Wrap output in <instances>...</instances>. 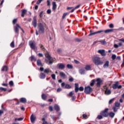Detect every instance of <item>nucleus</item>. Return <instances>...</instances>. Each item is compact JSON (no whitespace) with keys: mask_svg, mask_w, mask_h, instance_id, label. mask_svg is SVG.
<instances>
[{"mask_svg":"<svg viewBox=\"0 0 124 124\" xmlns=\"http://www.w3.org/2000/svg\"><path fill=\"white\" fill-rule=\"evenodd\" d=\"M31 61H34L35 62V61H36V59H35V57H34V56H31Z\"/></svg>","mask_w":124,"mask_h":124,"instance_id":"obj_44","label":"nucleus"},{"mask_svg":"<svg viewBox=\"0 0 124 124\" xmlns=\"http://www.w3.org/2000/svg\"><path fill=\"white\" fill-rule=\"evenodd\" d=\"M118 85H119V82L117 81L115 84L112 85V88L114 90L118 88Z\"/></svg>","mask_w":124,"mask_h":124,"instance_id":"obj_20","label":"nucleus"},{"mask_svg":"<svg viewBox=\"0 0 124 124\" xmlns=\"http://www.w3.org/2000/svg\"><path fill=\"white\" fill-rule=\"evenodd\" d=\"M109 108H105L104 110H102L100 112V115H102L103 117L105 118H107L108 116H109Z\"/></svg>","mask_w":124,"mask_h":124,"instance_id":"obj_4","label":"nucleus"},{"mask_svg":"<svg viewBox=\"0 0 124 124\" xmlns=\"http://www.w3.org/2000/svg\"><path fill=\"white\" fill-rule=\"evenodd\" d=\"M65 89H71L72 88V86H70V85L68 84H67L65 85Z\"/></svg>","mask_w":124,"mask_h":124,"instance_id":"obj_34","label":"nucleus"},{"mask_svg":"<svg viewBox=\"0 0 124 124\" xmlns=\"http://www.w3.org/2000/svg\"><path fill=\"white\" fill-rule=\"evenodd\" d=\"M43 1V0H38L36 2V4H40V3H41V1Z\"/></svg>","mask_w":124,"mask_h":124,"instance_id":"obj_52","label":"nucleus"},{"mask_svg":"<svg viewBox=\"0 0 124 124\" xmlns=\"http://www.w3.org/2000/svg\"><path fill=\"white\" fill-rule=\"evenodd\" d=\"M115 107H120V103H119L118 102H116L115 103Z\"/></svg>","mask_w":124,"mask_h":124,"instance_id":"obj_37","label":"nucleus"},{"mask_svg":"<svg viewBox=\"0 0 124 124\" xmlns=\"http://www.w3.org/2000/svg\"><path fill=\"white\" fill-rule=\"evenodd\" d=\"M37 65H39V66H41V65H42V63H41V60H38L37 61Z\"/></svg>","mask_w":124,"mask_h":124,"instance_id":"obj_31","label":"nucleus"},{"mask_svg":"<svg viewBox=\"0 0 124 124\" xmlns=\"http://www.w3.org/2000/svg\"><path fill=\"white\" fill-rule=\"evenodd\" d=\"M46 57L49 61L48 62V64H53V58L51 57L50 54H49V52H46L45 54Z\"/></svg>","mask_w":124,"mask_h":124,"instance_id":"obj_7","label":"nucleus"},{"mask_svg":"<svg viewBox=\"0 0 124 124\" xmlns=\"http://www.w3.org/2000/svg\"><path fill=\"white\" fill-rule=\"evenodd\" d=\"M103 90L105 92V93L107 95H109L111 94L112 92H111L110 90L108 89V86L107 85L104 86L103 87Z\"/></svg>","mask_w":124,"mask_h":124,"instance_id":"obj_6","label":"nucleus"},{"mask_svg":"<svg viewBox=\"0 0 124 124\" xmlns=\"http://www.w3.org/2000/svg\"><path fill=\"white\" fill-rule=\"evenodd\" d=\"M49 111H50L51 112H52V111H53V107L50 106V107H49Z\"/></svg>","mask_w":124,"mask_h":124,"instance_id":"obj_56","label":"nucleus"},{"mask_svg":"<svg viewBox=\"0 0 124 124\" xmlns=\"http://www.w3.org/2000/svg\"><path fill=\"white\" fill-rule=\"evenodd\" d=\"M79 72L80 74H81V75H83L85 74V69H80L79 70Z\"/></svg>","mask_w":124,"mask_h":124,"instance_id":"obj_26","label":"nucleus"},{"mask_svg":"<svg viewBox=\"0 0 124 124\" xmlns=\"http://www.w3.org/2000/svg\"><path fill=\"white\" fill-rule=\"evenodd\" d=\"M67 68H69V69H71L73 68V66H72V65H70L69 64H68L67 65Z\"/></svg>","mask_w":124,"mask_h":124,"instance_id":"obj_36","label":"nucleus"},{"mask_svg":"<svg viewBox=\"0 0 124 124\" xmlns=\"http://www.w3.org/2000/svg\"><path fill=\"white\" fill-rule=\"evenodd\" d=\"M114 112H117V108H116V107H114L112 108Z\"/></svg>","mask_w":124,"mask_h":124,"instance_id":"obj_57","label":"nucleus"},{"mask_svg":"<svg viewBox=\"0 0 124 124\" xmlns=\"http://www.w3.org/2000/svg\"><path fill=\"white\" fill-rule=\"evenodd\" d=\"M17 21H18V19L17 18L14 19L13 20V25H15L17 23Z\"/></svg>","mask_w":124,"mask_h":124,"instance_id":"obj_41","label":"nucleus"},{"mask_svg":"<svg viewBox=\"0 0 124 124\" xmlns=\"http://www.w3.org/2000/svg\"><path fill=\"white\" fill-rule=\"evenodd\" d=\"M85 69L87 71L92 70V66L91 65H86L85 67Z\"/></svg>","mask_w":124,"mask_h":124,"instance_id":"obj_14","label":"nucleus"},{"mask_svg":"<svg viewBox=\"0 0 124 124\" xmlns=\"http://www.w3.org/2000/svg\"><path fill=\"white\" fill-rule=\"evenodd\" d=\"M6 88L3 87H0V92H6Z\"/></svg>","mask_w":124,"mask_h":124,"instance_id":"obj_32","label":"nucleus"},{"mask_svg":"<svg viewBox=\"0 0 124 124\" xmlns=\"http://www.w3.org/2000/svg\"><path fill=\"white\" fill-rule=\"evenodd\" d=\"M10 46L12 47V48H14L15 45L14 44V41H13L12 42V43L10 44Z\"/></svg>","mask_w":124,"mask_h":124,"instance_id":"obj_42","label":"nucleus"},{"mask_svg":"<svg viewBox=\"0 0 124 124\" xmlns=\"http://www.w3.org/2000/svg\"><path fill=\"white\" fill-rule=\"evenodd\" d=\"M45 73H49V72H51L50 69H46L44 70Z\"/></svg>","mask_w":124,"mask_h":124,"instance_id":"obj_38","label":"nucleus"},{"mask_svg":"<svg viewBox=\"0 0 124 124\" xmlns=\"http://www.w3.org/2000/svg\"><path fill=\"white\" fill-rule=\"evenodd\" d=\"M20 101L22 103H26V102H27V99L25 98H21L20 99Z\"/></svg>","mask_w":124,"mask_h":124,"instance_id":"obj_27","label":"nucleus"},{"mask_svg":"<svg viewBox=\"0 0 124 124\" xmlns=\"http://www.w3.org/2000/svg\"><path fill=\"white\" fill-rule=\"evenodd\" d=\"M114 101V99H111L109 101V104H111Z\"/></svg>","mask_w":124,"mask_h":124,"instance_id":"obj_58","label":"nucleus"},{"mask_svg":"<svg viewBox=\"0 0 124 124\" xmlns=\"http://www.w3.org/2000/svg\"><path fill=\"white\" fill-rule=\"evenodd\" d=\"M73 94H74L73 92H71L69 93L68 96H73Z\"/></svg>","mask_w":124,"mask_h":124,"instance_id":"obj_50","label":"nucleus"},{"mask_svg":"<svg viewBox=\"0 0 124 124\" xmlns=\"http://www.w3.org/2000/svg\"><path fill=\"white\" fill-rule=\"evenodd\" d=\"M18 29H20V30H21V31H22L23 33H25V31H24L23 29H22V28H21V27H20V25L18 24H16V26L15 28V31L16 33H19V30Z\"/></svg>","mask_w":124,"mask_h":124,"instance_id":"obj_9","label":"nucleus"},{"mask_svg":"<svg viewBox=\"0 0 124 124\" xmlns=\"http://www.w3.org/2000/svg\"><path fill=\"white\" fill-rule=\"evenodd\" d=\"M76 99V97L75 96H72V100H75Z\"/></svg>","mask_w":124,"mask_h":124,"instance_id":"obj_63","label":"nucleus"},{"mask_svg":"<svg viewBox=\"0 0 124 124\" xmlns=\"http://www.w3.org/2000/svg\"><path fill=\"white\" fill-rule=\"evenodd\" d=\"M93 61L95 65H102L103 64V62L101 61V59L99 57H94L93 58Z\"/></svg>","mask_w":124,"mask_h":124,"instance_id":"obj_2","label":"nucleus"},{"mask_svg":"<svg viewBox=\"0 0 124 124\" xmlns=\"http://www.w3.org/2000/svg\"><path fill=\"white\" fill-rule=\"evenodd\" d=\"M118 40H119V41H122V42H123L124 43V38L119 39Z\"/></svg>","mask_w":124,"mask_h":124,"instance_id":"obj_62","label":"nucleus"},{"mask_svg":"<svg viewBox=\"0 0 124 124\" xmlns=\"http://www.w3.org/2000/svg\"><path fill=\"white\" fill-rule=\"evenodd\" d=\"M45 77H46V76L44 74V73H41L40 74V78L41 79H44L45 78Z\"/></svg>","mask_w":124,"mask_h":124,"instance_id":"obj_25","label":"nucleus"},{"mask_svg":"<svg viewBox=\"0 0 124 124\" xmlns=\"http://www.w3.org/2000/svg\"><path fill=\"white\" fill-rule=\"evenodd\" d=\"M66 15H67V13H64L63 14V16H62V19H64V18H65V16H66Z\"/></svg>","mask_w":124,"mask_h":124,"instance_id":"obj_54","label":"nucleus"},{"mask_svg":"<svg viewBox=\"0 0 124 124\" xmlns=\"http://www.w3.org/2000/svg\"><path fill=\"white\" fill-rule=\"evenodd\" d=\"M54 108L55 110L57 111V112H59V110H60V107L59 106V105L56 104L54 105Z\"/></svg>","mask_w":124,"mask_h":124,"instance_id":"obj_22","label":"nucleus"},{"mask_svg":"<svg viewBox=\"0 0 124 124\" xmlns=\"http://www.w3.org/2000/svg\"><path fill=\"white\" fill-rule=\"evenodd\" d=\"M95 79H93L91 81V82L90 83V86L91 87H93V86L94 85V83H95Z\"/></svg>","mask_w":124,"mask_h":124,"instance_id":"obj_30","label":"nucleus"},{"mask_svg":"<svg viewBox=\"0 0 124 124\" xmlns=\"http://www.w3.org/2000/svg\"><path fill=\"white\" fill-rule=\"evenodd\" d=\"M60 76L61 77H62V78H66V75L63 72H61L60 73Z\"/></svg>","mask_w":124,"mask_h":124,"instance_id":"obj_19","label":"nucleus"},{"mask_svg":"<svg viewBox=\"0 0 124 124\" xmlns=\"http://www.w3.org/2000/svg\"><path fill=\"white\" fill-rule=\"evenodd\" d=\"M38 56H39V57H43V54H42V53H39V54H38Z\"/></svg>","mask_w":124,"mask_h":124,"instance_id":"obj_64","label":"nucleus"},{"mask_svg":"<svg viewBox=\"0 0 124 124\" xmlns=\"http://www.w3.org/2000/svg\"><path fill=\"white\" fill-rule=\"evenodd\" d=\"M40 47L41 49H42V50H43V51H44L45 50V48H44V46H43V45H40Z\"/></svg>","mask_w":124,"mask_h":124,"instance_id":"obj_48","label":"nucleus"},{"mask_svg":"<svg viewBox=\"0 0 124 124\" xmlns=\"http://www.w3.org/2000/svg\"><path fill=\"white\" fill-rule=\"evenodd\" d=\"M108 116H109L110 118H114V117H115V113L110 112L108 113Z\"/></svg>","mask_w":124,"mask_h":124,"instance_id":"obj_24","label":"nucleus"},{"mask_svg":"<svg viewBox=\"0 0 124 124\" xmlns=\"http://www.w3.org/2000/svg\"><path fill=\"white\" fill-rule=\"evenodd\" d=\"M29 45L31 49H35L36 48V45L34 41H31L29 42Z\"/></svg>","mask_w":124,"mask_h":124,"instance_id":"obj_10","label":"nucleus"},{"mask_svg":"<svg viewBox=\"0 0 124 124\" xmlns=\"http://www.w3.org/2000/svg\"><path fill=\"white\" fill-rule=\"evenodd\" d=\"M109 28H110V29H113V28H114V24H109Z\"/></svg>","mask_w":124,"mask_h":124,"instance_id":"obj_51","label":"nucleus"},{"mask_svg":"<svg viewBox=\"0 0 124 124\" xmlns=\"http://www.w3.org/2000/svg\"><path fill=\"white\" fill-rule=\"evenodd\" d=\"M42 99L43 100H46L47 99V95L45 94H42Z\"/></svg>","mask_w":124,"mask_h":124,"instance_id":"obj_28","label":"nucleus"},{"mask_svg":"<svg viewBox=\"0 0 124 124\" xmlns=\"http://www.w3.org/2000/svg\"><path fill=\"white\" fill-rule=\"evenodd\" d=\"M109 61H106L103 65L104 68H108L109 67Z\"/></svg>","mask_w":124,"mask_h":124,"instance_id":"obj_16","label":"nucleus"},{"mask_svg":"<svg viewBox=\"0 0 124 124\" xmlns=\"http://www.w3.org/2000/svg\"><path fill=\"white\" fill-rule=\"evenodd\" d=\"M39 16L40 18H42L43 17V11H41L39 14Z\"/></svg>","mask_w":124,"mask_h":124,"instance_id":"obj_45","label":"nucleus"},{"mask_svg":"<svg viewBox=\"0 0 124 124\" xmlns=\"http://www.w3.org/2000/svg\"><path fill=\"white\" fill-rule=\"evenodd\" d=\"M51 9H48L46 11L47 14H51Z\"/></svg>","mask_w":124,"mask_h":124,"instance_id":"obj_53","label":"nucleus"},{"mask_svg":"<svg viewBox=\"0 0 124 124\" xmlns=\"http://www.w3.org/2000/svg\"><path fill=\"white\" fill-rule=\"evenodd\" d=\"M112 31H114V29H108L105 31L100 30L99 31H97L94 32H93V31L90 30V34L89 35V36H91V35H94V34H96L97 33H101V32H104L105 33H109V32H112Z\"/></svg>","mask_w":124,"mask_h":124,"instance_id":"obj_1","label":"nucleus"},{"mask_svg":"<svg viewBox=\"0 0 124 124\" xmlns=\"http://www.w3.org/2000/svg\"><path fill=\"white\" fill-rule=\"evenodd\" d=\"M118 30L119 31H124V28L123 27H120L119 29H118Z\"/></svg>","mask_w":124,"mask_h":124,"instance_id":"obj_60","label":"nucleus"},{"mask_svg":"<svg viewBox=\"0 0 124 124\" xmlns=\"http://www.w3.org/2000/svg\"><path fill=\"white\" fill-rule=\"evenodd\" d=\"M57 9V4H56V2H52V10L55 11Z\"/></svg>","mask_w":124,"mask_h":124,"instance_id":"obj_17","label":"nucleus"},{"mask_svg":"<svg viewBox=\"0 0 124 124\" xmlns=\"http://www.w3.org/2000/svg\"><path fill=\"white\" fill-rule=\"evenodd\" d=\"M23 119H24V118H16L15 119V122H16V121H23Z\"/></svg>","mask_w":124,"mask_h":124,"instance_id":"obj_39","label":"nucleus"},{"mask_svg":"<svg viewBox=\"0 0 124 124\" xmlns=\"http://www.w3.org/2000/svg\"><path fill=\"white\" fill-rule=\"evenodd\" d=\"M32 24L34 28H36V27H37V21L36 20V17L35 16H33V21L32 22Z\"/></svg>","mask_w":124,"mask_h":124,"instance_id":"obj_11","label":"nucleus"},{"mask_svg":"<svg viewBox=\"0 0 124 124\" xmlns=\"http://www.w3.org/2000/svg\"><path fill=\"white\" fill-rule=\"evenodd\" d=\"M58 65L59 69H63V68L65 67V65H64V64L63 63H58Z\"/></svg>","mask_w":124,"mask_h":124,"instance_id":"obj_15","label":"nucleus"},{"mask_svg":"<svg viewBox=\"0 0 124 124\" xmlns=\"http://www.w3.org/2000/svg\"><path fill=\"white\" fill-rule=\"evenodd\" d=\"M96 86L98 88L99 87H100V86L101 85V84L102 83V80H101V78H97L96 80Z\"/></svg>","mask_w":124,"mask_h":124,"instance_id":"obj_12","label":"nucleus"},{"mask_svg":"<svg viewBox=\"0 0 124 124\" xmlns=\"http://www.w3.org/2000/svg\"><path fill=\"white\" fill-rule=\"evenodd\" d=\"M51 78L53 79V80H56V75L55 74L51 75Z\"/></svg>","mask_w":124,"mask_h":124,"instance_id":"obj_49","label":"nucleus"},{"mask_svg":"<svg viewBox=\"0 0 124 124\" xmlns=\"http://www.w3.org/2000/svg\"><path fill=\"white\" fill-rule=\"evenodd\" d=\"M98 42L101 43V44H102V45H105V44H106V41H105V39L98 41Z\"/></svg>","mask_w":124,"mask_h":124,"instance_id":"obj_23","label":"nucleus"},{"mask_svg":"<svg viewBox=\"0 0 124 124\" xmlns=\"http://www.w3.org/2000/svg\"><path fill=\"white\" fill-rule=\"evenodd\" d=\"M75 93H78V91H80V92H83V91H84V87L81 86L79 88V84H78V83H75Z\"/></svg>","mask_w":124,"mask_h":124,"instance_id":"obj_5","label":"nucleus"},{"mask_svg":"<svg viewBox=\"0 0 124 124\" xmlns=\"http://www.w3.org/2000/svg\"><path fill=\"white\" fill-rule=\"evenodd\" d=\"M30 119L31 123H34V121H35V117L33 116V114H31Z\"/></svg>","mask_w":124,"mask_h":124,"instance_id":"obj_18","label":"nucleus"},{"mask_svg":"<svg viewBox=\"0 0 124 124\" xmlns=\"http://www.w3.org/2000/svg\"><path fill=\"white\" fill-rule=\"evenodd\" d=\"M82 117H83V119H85V120L88 119V115H87V114H83Z\"/></svg>","mask_w":124,"mask_h":124,"instance_id":"obj_40","label":"nucleus"},{"mask_svg":"<svg viewBox=\"0 0 124 124\" xmlns=\"http://www.w3.org/2000/svg\"><path fill=\"white\" fill-rule=\"evenodd\" d=\"M44 27L46 28V24L39 23L38 25V32L39 33H44V31H45V29H44Z\"/></svg>","mask_w":124,"mask_h":124,"instance_id":"obj_3","label":"nucleus"},{"mask_svg":"<svg viewBox=\"0 0 124 124\" xmlns=\"http://www.w3.org/2000/svg\"><path fill=\"white\" fill-rule=\"evenodd\" d=\"M8 67L7 66H4L1 70V71H7Z\"/></svg>","mask_w":124,"mask_h":124,"instance_id":"obj_29","label":"nucleus"},{"mask_svg":"<svg viewBox=\"0 0 124 124\" xmlns=\"http://www.w3.org/2000/svg\"><path fill=\"white\" fill-rule=\"evenodd\" d=\"M42 121L43 122L42 124H48V122L45 121V118H43Z\"/></svg>","mask_w":124,"mask_h":124,"instance_id":"obj_35","label":"nucleus"},{"mask_svg":"<svg viewBox=\"0 0 124 124\" xmlns=\"http://www.w3.org/2000/svg\"><path fill=\"white\" fill-rule=\"evenodd\" d=\"M80 6H81V4H79V5H77V6H76L75 7V9H78V8H79V7H80Z\"/></svg>","mask_w":124,"mask_h":124,"instance_id":"obj_59","label":"nucleus"},{"mask_svg":"<svg viewBox=\"0 0 124 124\" xmlns=\"http://www.w3.org/2000/svg\"><path fill=\"white\" fill-rule=\"evenodd\" d=\"M69 82H73L74 81V79L73 78H71L69 79Z\"/></svg>","mask_w":124,"mask_h":124,"instance_id":"obj_55","label":"nucleus"},{"mask_svg":"<svg viewBox=\"0 0 124 124\" xmlns=\"http://www.w3.org/2000/svg\"><path fill=\"white\" fill-rule=\"evenodd\" d=\"M10 86H11V87H12V86H13V85H14V83H13V81H10L9 83Z\"/></svg>","mask_w":124,"mask_h":124,"instance_id":"obj_47","label":"nucleus"},{"mask_svg":"<svg viewBox=\"0 0 124 124\" xmlns=\"http://www.w3.org/2000/svg\"><path fill=\"white\" fill-rule=\"evenodd\" d=\"M98 52L102 56H106V53H105V50L104 49L99 50H98Z\"/></svg>","mask_w":124,"mask_h":124,"instance_id":"obj_13","label":"nucleus"},{"mask_svg":"<svg viewBox=\"0 0 124 124\" xmlns=\"http://www.w3.org/2000/svg\"><path fill=\"white\" fill-rule=\"evenodd\" d=\"M116 55L115 54H113L112 56H111V59L112 60H116Z\"/></svg>","mask_w":124,"mask_h":124,"instance_id":"obj_43","label":"nucleus"},{"mask_svg":"<svg viewBox=\"0 0 124 124\" xmlns=\"http://www.w3.org/2000/svg\"><path fill=\"white\" fill-rule=\"evenodd\" d=\"M27 13V10H22L21 16L22 17H25V15Z\"/></svg>","mask_w":124,"mask_h":124,"instance_id":"obj_21","label":"nucleus"},{"mask_svg":"<svg viewBox=\"0 0 124 124\" xmlns=\"http://www.w3.org/2000/svg\"><path fill=\"white\" fill-rule=\"evenodd\" d=\"M114 48H119V45L117 44H114Z\"/></svg>","mask_w":124,"mask_h":124,"instance_id":"obj_61","label":"nucleus"},{"mask_svg":"<svg viewBox=\"0 0 124 124\" xmlns=\"http://www.w3.org/2000/svg\"><path fill=\"white\" fill-rule=\"evenodd\" d=\"M51 119H52L53 121H54V122H56V118H55V116L54 115H51L50 116Z\"/></svg>","mask_w":124,"mask_h":124,"instance_id":"obj_46","label":"nucleus"},{"mask_svg":"<svg viewBox=\"0 0 124 124\" xmlns=\"http://www.w3.org/2000/svg\"><path fill=\"white\" fill-rule=\"evenodd\" d=\"M97 119H98V120H101L102 119H103V116L101 114L98 115L97 117Z\"/></svg>","mask_w":124,"mask_h":124,"instance_id":"obj_33","label":"nucleus"},{"mask_svg":"<svg viewBox=\"0 0 124 124\" xmlns=\"http://www.w3.org/2000/svg\"><path fill=\"white\" fill-rule=\"evenodd\" d=\"M92 92H93V88H91V87L87 86L85 88L84 93L87 94H90Z\"/></svg>","mask_w":124,"mask_h":124,"instance_id":"obj_8","label":"nucleus"}]
</instances>
